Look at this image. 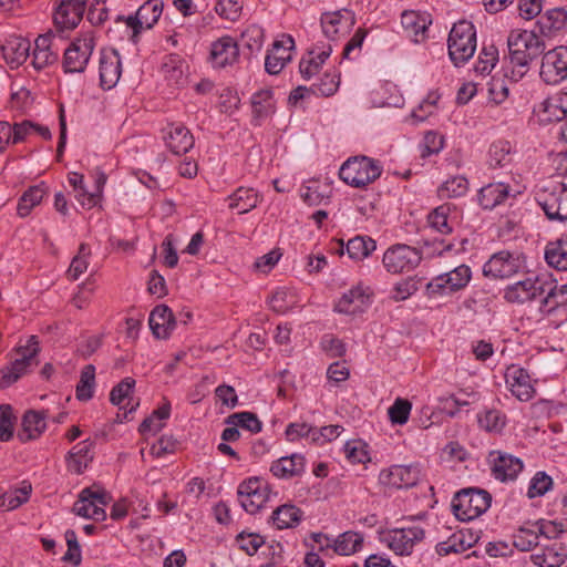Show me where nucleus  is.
I'll list each match as a JSON object with an SVG mask.
<instances>
[{"mask_svg": "<svg viewBox=\"0 0 567 567\" xmlns=\"http://www.w3.org/2000/svg\"><path fill=\"white\" fill-rule=\"evenodd\" d=\"M511 64L518 68L522 78L532 61L539 58L546 50V42L535 30H512L507 37Z\"/></svg>", "mask_w": 567, "mask_h": 567, "instance_id": "1", "label": "nucleus"}, {"mask_svg": "<svg viewBox=\"0 0 567 567\" xmlns=\"http://www.w3.org/2000/svg\"><path fill=\"white\" fill-rule=\"evenodd\" d=\"M492 502L491 494L481 488L468 487L457 492L452 499V511L460 520L467 522L485 513Z\"/></svg>", "mask_w": 567, "mask_h": 567, "instance_id": "2", "label": "nucleus"}, {"mask_svg": "<svg viewBox=\"0 0 567 567\" xmlns=\"http://www.w3.org/2000/svg\"><path fill=\"white\" fill-rule=\"evenodd\" d=\"M447 49L455 66L467 62L476 50V31L472 22L462 20L454 23L449 34Z\"/></svg>", "mask_w": 567, "mask_h": 567, "instance_id": "3", "label": "nucleus"}, {"mask_svg": "<svg viewBox=\"0 0 567 567\" xmlns=\"http://www.w3.org/2000/svg\"><path fill=\"white\" fill-rule=\"evenodd\" d=\"M382 167L378 161L365 156L349 158L339 171L340 178L354 187H364L380 177Z\"/></svg>", "mask_w": 567, "mask_h": 567, "instance_id": "4", "label": "nucleus"}, {"mask_svg": "<svg viewBox=\"0 0 567 567\" xmlns=\"http://www.w3.org/2000/svg\"><path fill=\"white\" fill-rule=\"evenodd\" d=\"M16 351L17 358L14 361L0 370V389L8 388L27 373L31 365L38 364L37 355L40 351L38 338L35 336L29 337L27 344L18 347Z\"/></svg>", "mask_w": 567, "mask_h": 567, "instance_id": "5", "label": "nucleus"}, {"mask_svg": "<svg viewBox=\"0 0 567 567\" xmlns=\"http://www.w3.org/2000/svg\"><path fill=\"white\" fill-rule=\"evenodd\" d=\"M16 351L17 358L14 361L0 370V389L8 388L27 373L31 365L38 364L37 355L40 351L38 338L35 336L29 337L27 344L18 347Z\"/></svg>", "mask_w": 567, "mask_h": 567, "instance_id": "6", "label": "nucleus"}, {"mask_svg": "<svg viewBox=\"0 0 567 567\" xmlns=\"http://www.w3.org/2000/svg\"><path fill=\"white\" fill-rule=\"evenodd\" d=\"M111 501V495L104 488L93 485L81 491L72 511L83 518L104 520L106 512L103 506H106Z\"/></svg>", "mask_w": 567, "mask_h": 567, "instance_id": "7", "label": "nucleus"}, {"mask_svg": "<svg viewBox=\"0 0 567 567\" xmlns=\"http://www.w3.org/2000/svg\"><path fill=\"white\" fill-rule=\"evenodd\" d=\"M425 537V529L420 525L394 528L382 534L381 540L396 555H410L414 546Z\"/></svg>", "mask_w": 567, "mask_h": 567, "instance_id": "8", "label": "nucleus"}, {"mask_svg": "<svg viewBox=\"0 0 567 567\" xmlns=\"http://www.w3.org/2000/svg\"><path fill=\"white\" fill-rule=\"evenodd\" d=\"M95 43L92 33L86 32L71 42L64 51V70L70 73H81L92 55Z\"/></svg>", "mask_w": 567, "mask_h": 567, "instance_id": "9", "label": "nucleus"}, {"mask_svg": "<svg viewBox=\"0 0 567 567\" xmlns=\"http://www.w3.org/2000/svg\"><path fill=\"white\" fill-rule=\"evenodd\" d=\"M524 258L518 252L502 250L494 254L484 265L483 274L492 279H505L524 267Z\"/></svg>", "mask_w": 567, "mask_h": 567, "instance_id": "10", "label": "nucleus"}, {"mask_svg": "<svg viewBox=\"0 0 567 567\" xmlns=\"http://www.w3.org/2000/svg\"><path fill=\"white\" fill-rule=\"evenodd\" d=\"M539 75L550 85H556L567 78V47L559 45L543 53Z\"/></svg>", "mask_w": 567, "mask_h": 567, "instance_id": "11", "label": "nucleus"}, {"mask_svg": "<svg viewBox=\"0 0 567 567\" xmlns=\"http://www.w3.org/2000/svg\"><path fill=\"white\" fill-rule=\"evenodd\" d=\"M538 203L551 220H567V185L557 183L538 194Z\"/></svg>", "mask_w": 567, "mask_h": 567, "instance_id": "12", "label": "nucleus"}, {"mask_svg": "<svg viewBox=\"0 0 567 567\" xmlns=\"http://www.w3.org/2000/svg\"><path fill=\"white\" fill-rule=\"evenodd\" d=\"M421 261L419 251L406 245H395L383 255V265L391 274H403L413 270Z\"/></svg>", "mask_w": 567, "mask_h": 567, "instance_id": "13", "label": "nucleus"}, {"mask_svg": "<svg viewBox=\"0 0 567 567\" xmlns=\"http://www.w3.org/2000/svg\"><path fill=\"white\" fill-rule=\"evenodd\" d=\"M237 495L243 508L247 513L255 514L269 497L268 486L260 478L251 477L238 486Z\"/></svg>", "mask_w": 567, "mask_h": 567, "instance_id": "14", "label": "nucleus"}, {"mask_svg": "<svg viewBox=\"0 0 567 567\" xmlns=\"http://www.w3.org/2000/svg\"><path fill=\"white\" fill-rule=\"evenodd\" d=\"M544 278L540 276L527 277L526 279L515 282L505 289L504 298L508 302L524 303L539 299L544 295Z\"/></svg>", "mask_w": 567, "mask_h": 567, "instance_id": "15", "label": "nucleus"}, {"mask_svg": "<svg viewBox=\"0 0 567 567\" xmlns=\"http://www.w3.org/2000/svg\"><path fill=\"white\" fill-rule=\"evenodd\" d=\"M53 21L60 30L74 29L83 18L86 0H55Z\"/></svg>", "mask_w": 567, "mask_h": 567, "instance_id": "16", "label": "nucleus"}, {"mask_svg": "<svg viewBox=\"0 0 567 567\" xmlns=\"http://www.w3.org/2000/svg\"><path fill=\"white\" fill-rule=\"evenodd\" d=\"M61 39L55 33L49 31L39 35L34 41V49L32 51V65L37 70L44 69L58 61L59 49L55 43Z\"/></svg>", "mask_w": 567, "mask_h": 567, "instance_id": "17", "label": "nucleus"}, {"mask_svg": "<svg viewBox=\"0 0 567 567\" xmlns=\"http://www.w3.org/2000/svg\"><path fill=\"white\" fill-rule=\"evenodd\" d=\"M488 461L494 477L502 482L515 480L517 474L523 470L520 458L501 451H492L488 455Z\"/></svg>", "mask_w": 567, "mask_h": 567, "instance_id": "18", "label": "nucleus"}, {"mask_svg": "<svg viewBox=\"0 0 567 567\" xmlns=\"http://www.w3.org/2000/svg\"><path fill=\"white\" fill-rule=\"evenodd\" d=\"M471 279V269L466 265H461L453 270L440 275L427 284L426 289L430 293L440 292L442 289L449 288L456 291L464 288Z\"/></svg>", "mask_w": 567, "mask_h": 567, "instance_id": "19", "label": "nucleus"}, {"mask_svg": "<svg viewBox=\"0 0 567 567\" xmlns=\"http://www.w3.org/2000/svg\"><path fill=\"white\" fill-rule=\"evenodd\" d=\"M295 41L291 37L286 40L275 41L272 49L265 59V69L269 74H278L285 65L291 60L290 50L293 48Z\"/></svg>", "mask_w": 567, "mask_h": 567, "instance_id": "20", "label": "nucleus"}, {"mask_svg": "<svg viewBox=\"0 0 567 567\" xmlns=\"http://www.w3.org/2000/svg\"><path fill=\"white\" fill-rule=\"evenodd\" d=\"M100 81L104 89H112L121 76V59L116 50L103 51L100 56Z\"/></svg>", "mask_w": 567, "mask_h": 567, "instance_id": "21", "label": "nucleus"}, {"mask_svg": "<svg viewBox=\"0 0 567 567\" xmlns=\"http://www.w3.org/2000/svg\"><path fill=\"white\" fill-rule=\"evenodd\" d=\"M30 48V41L27 39L11 35L0 45V51L11 68H18L29 58Z\"/></svg>", "mask_w": 567, "mask_h": 567, "instance_id": "22", "label": "nucleus"}, {"mask_svg": "<svg viewBox=\"0 0 567 567\" xmlns=\"http://www.w3.org/2000/svg\"><path fill=\"white\" fill-rule=\"evenodd\" d=\"M150 328L157 339H166L176 326V319L172 310L165 306H156L148 319Z\"/></svg>", "mask_w": 567, "mask_h": 567, "instance_id": "23", "label": "nucleus"}, {"mask_svg": "<svg viewBox=\"0 0 567 567\" xmlns=\"http://www.w3.org/2000/svg\"><path fill=\"white\" fill-rule=\"evenodd\" d=\"M238 54L237 43L231 37H223L212 44L210 59L216 68L233 64Z\"/></svg>", "mask_w": 567, "mask_h": 567, "instance_id": "24", "label": "nucleus"}, {"mask_svg": "<svg viewBox=\"0 0 567 567\" xmlns=\"http://www.w3.org/2000/svg\"><path fill=\"white\" fill-rule=\"evenodd\" d=\"M164 140L175 155L186 154L194 146V137L183 124H171Z\"/></svg>", "mask_w": 567, "mask_h": 567, "instance_id": "25", "label": "nucleus"}, {"mask_svg": "<svg viewBox=\"0 0 567 567\" xmlns=\"http://www.w3.org/2000/svg\"><path fill=\"white\" fill-rule=\"evenodd\" d=\"M506 383L519 401H528L535 394V389L530 384V378L524 369L512 368L506 373Z\"/></svg>", "mask_w": 567, "mask_h": 567, "instance_id": "26", "label": "nucleus"}, {"mask_svg": "<svg viewBox=\"0 0 567 567\" xmlns=\"http://www.w3.org/2000/svg\"><path fill=\"white\" fill-rule=\"evenodd\" d=\"M369 303L370 296L357 287L343 293L334 309L344 315H358L363 312Z\"/></svg>", "mask_w": 567, "mask_h": 567, "instance_id": "27", "label": "nucleus"}, {"mask_svg": "<svg viewBox=\"0 0 567 567\" xmlns=\"http://www.w3.org/2000/svg\"><path fill=\"white\" fill-rule=\"evenodd\" d=\"M270 471L279 478L298 476L305 471V457L301 454L280 457L271 464Z\"/></svg>", "mask_w": 567, "mask_h": 567, "instance_id": "28", "label": "nucleus"}, {"mask_svg": "<svg viewBox=\"0 0 567 567\" xmlns=\"http://www.w3.org/2000/svg\"><path fill=\"white\" fill-rule=\"evenodd\" d=\"M386 483L396 488L414 486L420 480V471L415 466L396 465L390 468Z\"/></svg>", "mask_w": 567, "mask_h": 567, "instance_id": "29", "label": "nucleus"}, {"mask_svg": "<svg viewBox=\"0 0 567 567\" xmlns=\"http://www.w3.org/2000/svg\"><path fill=\"white\" fill-rule=\"evenodd\" d=\"M544 295L539 309L542 311L551 312L557 307L567 303V285L557 287L553 281L544 278Z\"/></svg>", "mask_w": 567, "mask_h": 567, "instance_id": "30", "label": "nucleus"}, {"mask_svg": "<svg viewBox=\"0 0 567 567\" xmlns=\"http://www.w3.org/2000/svg\"><path fill=\"white\" fill-rule=\"evenodd\" d=\"M227 199L230 209L246 214L257 207L261 197L254 188L238 187Z\"/></svg>", "mask_w": 567, "mask_h": 567, "instance_id": "31", "label": "nucleus"}, {"mask_svg": "<svg viewBox=\"0 0 567 567\" xmlns=\"http://www.w3.org/2000/svg\"><path fill=\"white\" fill-rule=\"evenodd\" d=\"M530 558L539 567H559L565 563L567 553L563 545L554 544L533 554Z\"/></svg>", "mask_w": 567, "mask_h": 567, "instance_id": "32", "label": "nucleus"}, {"mask_svg": "<svg viewBox=\"0 0 567 567\" xmlns=\"http://www.w3.org/2000/svg\"><path fill=\"white\" fill-rule=\"evenodd\" d=\"M45 429V414L43 412L28 411L22 419V431L18 437L22 442L37 439Z\"/></svg>", "mask_w": 567, "mask_h": 567, "instance_id": "33", "label": "nucleus"}, {"mask_svg": "<svg viewBox=\"0 0 567 567\" xmlns=\"http://www.w3.org/2000/svg\"><path fill=\"white\" fill-rule=\"evenodd\" d=\"M93 443L83 441L75 445L68 456V468L76 474H81L93 460Z\"/></svg>", "mask_w": 567, "mask_h": 567, "instance_id": "34", "label": "nucleus"}, {"mask_svg": "<svg viewBox=\"0 0 567 567\" xmlns=\"http://www.w3.org/2000/svg\"><path fill=\"white\" fill-rule=\"evenodd\" d=\"M508 196V186L503 183L488 184L481 188L478 200L484 209H493Z\"/></svg>", "mask_w": 567, "mask_h": 567, "instance_id": "35", "label": "nucleus"}, {"mask_svg": "<svg viewBox=\"0 0 567 567\" xmlns=\"http://www.w3.org/2000/svg\"><path fill=\"white\" fill-rule=\"evenodd\" d=\"M331 189L328 185H321L318 181H310L300 189L302 200L309 206H318L329 200Z\"/></svg>", "mask_w": 567, "mask_h": 567, "instance_id": "36", "label": "nucleus"}, {"mask_svg": "<svg viewBox=\"0 0 567 567\" xmlns=\"http://www.w3.org/2000/svg\"><path fill=\"white\" fill-rule=\"evenodd\" d=\"M545 259L550 267L567 270V236L547 245Z\"/></svg>", "mask_w": 567, "mask_h": 567, "instance_id": "37", "label": "nucleus"}, {"mask_svg": "<svg viewBox=\"0 0 567 567\" xmlns=\"http://www.w3.org/2000/svg\"><path fill=\"white\" fill-rule=\"evenodd\" d=\"M331 47L327 50L318 52L315 55V51H309L308 58H302L299 63L300 74L305 80H310L315 74H317L324 63V61L329 58L331 53Z\"/></svg>", "mask_w": 567, "mask_h": 567, "instance_id": "38", "label": "nucleus"}, {"mask_svg": "<svg viewBox=\"0 0 567 567\" xmlns=\"http://www.w3.org/2000/svg\"><path fill=\"white\" fill-rule=\"evenodd\" d=\"M47 193L44 183L31 186L23 193L18 204V215L25 217L30 214L31 209L39 205Z\"/></svg>", "mask_w": 567, "mask_h": 567, "instance_id": "39", "label": "nucleus"}, {"mask_svg": "<svg viewBox=\"0 0 567 567\" xmlns=\"http://www.w3.org/2000/svg\"><path fill=\"white\" fill-rule=\"evenodd\" d=\"M567 23V12L561 8L548 10L538 21L543 35L563 29Z\"/></svg>", "mask_w": 567, "mask_h": 567, "instance_id": "40", "label": "nucleus"}, {"mask_svg": "<svg viewBox=\"0 0 567 567\" xmlns=\"http://www.w3.org/2000/svg\"><path fill=\"white\" fill-rule=\"evenodd\" d=\"M32 491L30 483L22 482L13 492H6L0 496V508L12 511L27 503Z\"/></svg>", "mask_w": 567, "mask_h": 567, "instance_id": "41", "label": "nucleus"}, {"mask_svg": "<svg viewBox=\"0 0 567 567\" xmlns=\"http://www.w3.org/2000/svg\"><path fill=\"white\" fill-rule=\"evenodd\" d=\"M163 10V3L158 0H147L136 12L140 27L151 29L159 19Z\"/></svg>", "mask_w": 567, "mask_h": 567, "instance_id": "42", "label": "nucleus"}, {"mask_svg": "<svg viewBox=\"0 0 567 567\" xmlns=\"http://www.w3.org/2000/svg\"><path fill=\"white\" fill-rule=\"evenodd\" d=\"M377 248L375 241L370 237L357 236L347 244V252L354 260H362Z\"/></svg>", "mask_w": 567, "mask_h": 567, "instance_id": "43", "label": "nucleus"}, {"mask_svg": "<svg viewBox=\"0 0 567 567\" xmlns=\"http://www.w3.org/2000/svg\"><path fill=\"white\" fill-rule=\"evenodd\" d=\"M95 386V367L93 364L85 365L80 375L76 385V399L80 401H89L92 399Z\"/></svg>", "mask_w": 567, "mask_h": 567, "instance_id": "44", "label": "nucleus"}, {"mask_svg": "<svg viewBox=\"0 0 567 567\" xmlns=\"http://www.w3.org/2000/svg\"><path fill=\"white\" fill-rule=\"evenodd\" d=\"M362 537L353 532H346L333 539V551L348 556L354 554L362 545Z\"/></svg>", "mask_w": 567, "mask_h": 567, "instance_id": "45", "label": "nucleus"}, {"mask_svg": "<svg viewBox=\"0 0 567 567\" xmlns=\"http://www.w3.org/2000/svg\"><path fill=\"white\" fill-rule=\"evenodd\" d=\"M301 512L293 505H282L272 513L274 524L279 528H290L299 523Z\"/></svg>", "mask_w": 567, "mask_h": 567, "instance_id": "46", "label": "nucleus"}, {"mask_svg": "<svg viewBox=\"0 0 567 567\" xmlns=\"http://www.w3.org/2000/svg\"><path fill=\"white\" fill-rule=\"evenodd\" d=\"M538 538L539 533L536 524L530 527L523 526L513 535V544L517 549L528 551L538 544Z\"/></svg>", "mask_w": 567, "mask_h": 567, "instance_id": "47", "label": "nucleus"}, {"mask_svg": "<svg viewBox=\"0 0 567 567\" xmlns=\"http://www.w3.org/2000/svg\"><path fill=\"white\" fill-rule=\"evenodd\" d=\"M450 212L451 206L449 204H443L434 208L427 215L429 226L441 234H450L452 231V227L449 224Z\"/></svg>", "mask_w": 567, "mask_h": 567, "instance_id": "48", "label": "nucleus"}, {"mask_svg": "<svg viewBox=\"0 0 567 567\" xmlns=\"http://www.w3.org/2000/svg\"><path fill=\"white\" fill-rule=\"evenodd\" d=\"M251 106L256 118H264L272 112L274 100L270 90H260L251 97Z\"/></svg>", "mask_w": 567, "mask_h": 567, "instance_id": "49", "label": "nucleus"}, {"mask_svg": "<svg viewBox=\"0 0 567 567\" xmlns=\"http://www.w3.org/2000/svg\"><path fill=\"white\" fill-rule=\"evenodd\" d=\"M226 424L239 426L251 433H259L262 427L257 415L251 412L234 413L226 419Z\"/></svg>", "mask_w": 567, "mask_h": 567, "instance_id": "50", "label": "nucleus"}, {"mask_svg": "<svg viewBox=\"0 0 567 567\" xmlns=\"http://www.w3.org/2000/svg\"><path fill=\"white\" fill-rule=\"evenodd\" d=\"M472 543L466 540L463 532L454 533L447 540L440 542L436 545V551L440 555H449L451 553H462L470 548Z\"/></svg>", "mask_w": 567, "mask_h": 567, "instance_id": "51", "label": "nucleus"}, {"mask_svg": "<svg viewBox=\"0 0 567 567\" xmlns=\"http://www.w3.org/2000/svg\"><path fill=\"white\" fill-rule=\"evenodd\" d=\"M477 399L478 395L476 392L461 391L457 395H452L451 398L443 399V409L450 416H454L462 406L470 405Z\"/></svg>", "mask_w": 567, "mask_h": 567, "instance_id": "52", "label": "nucleus"}, {"mask_svg": "<svg viewBox=\"0 0 567 567\" xmlns=\"http://www.w3.org/2000/svg\"><path fill=\"white\" fill-rule=\"evenodd\" d=\"M467 179L463 176H454L447 179L440 188L439 196L444 198L461 197L467 192Z\"/></svg>", "mask_w": 567, "mask_h": 567, "instance_id": "53", "label": "nucleus"}, {"mask_svg": "<svg viewBox=\"0 0 567 567\" xmlns=\"http://www.w3.org/2000/svg\"><path fill=\"white\" fill-rule=\"evenodd\" d=\"M90 254L91 250L89 246L81 244L78 255L72 259L66 272L71 279L76 280L82 274L86 271L89 266L87 258Z\"/></svg>", "mask_w": 567, "mask_h": 567, "instance_id": "54", "label": "nucleus"}, {"mask_svg": "<svg viewBox=\"0 0 567 567\" xmlns=\"http://www.w3.org/2000/svg\"><path fill=\"white\" fill-rule=\"evenodd\" d=\"M241 42L251 52L259 51L264 42V29L257 24L247 27L241 32Z\"/></svg>", "mask_w": 567, "mask_h": 567, "instance_id": "55", "label": "nucleus"}, {"mask_svg": "<svg viewBox=\"0 0 567 567\" xmlns=\"http://www.w3.org/2000/svg\"><path fill=\"white\" fill-rule=\"evenodd\" d=\"M344 453L347 458L353 464H363L370 461L367 444L361 440L347 442L344 445Z\"/></svg>", "mask_w": 567, "mask_h": 567, "instance_id": "56", "label": "nucleus"}, {"mask_svg": "<svg viewBox=\"0 0 567 567\" xmlns=\"http://www.w3.org/2000/svg\"><path fill=\"white\" fill-rule=\"evenodd\" d=\"M498 59V51L496 47L488 45L483 47L480 55L478 61L475 64V71L480 74H486L492 71V69L495 66Z\"/></svg>", "mask_w": 567, "mask_h": 567, "instance_id": "57", "label": "nucleus"}, {"mask_svg": "<svg viewBox=\"0 0 567 567\" xmlns=\"http://www.w3.org/2000/svg\"><path fill=\"white\" fill-rule=\"evenodd\" d=\"M236 542L238 543L239 548L249 556L255 555L257 550L265 544V539L261 535L245 532H241L237 536Z\"/></svg>", "mask_w": 567, "mask_h": 567, "instance_id": "58", "label": "nucleus"}, {"mask_svg": "<svg viewBox=\"0 0 567 567\" xmlns=\"http://www.w3.org/2000/svg\"><path fill=\"white\" fill-rule=\"evenodd\" d=\"M411 403L404 399H396L389 408V417L393 424H405L409 420V415L411 412Z\"/></svg>", "mask_w": 567, "mask_h": 567, "instance_id": "59", "label": "nucleus"}, {"mask_svg": "<svg viewBox=\"0 0 567 567\" xmlns=\"http://www.w3.org/2000/svg\"><path fill=\"white\" fill-rule=\"evenodd\" d=\"M553 485V480L545 472H537L532 478L527 496L529 498L543 496Z\"/></svg>", "mask_w": 567, "mask_h": 567, "instance_id": "60", "label": "nucleus"}, {"mask_svg": "<svg viewBox=\"0 0 567 567\" xmlns=\"http://www.w3.org/2000/svg\"><path fill=\"white\" fill-rule=\"evenodd\" d=\"M14 415L10 405H0V441L8 442L13 436Z\"/></svg>", "mask_w": 567, "mask_h": 567, "instance_id": "61", "label": "nucleus"}, {"mask_svg": "<svg viewBox=\"0 0 567 567\" xmlns=\"http://www.w3.org/2000/svg\"><path fill=\"white\" fill-rule=\"evenodd\" d=\"M339 83L340 81L338 75L326 73L320 82L313 84L310 90L321 96H330L337 92Z\"/></svg>", "mask_w": 567, "mask_h": 567, "instance_id": "62", "label": "nucleus"}, {"mask_svg": "<svg viewBox=\"0 0 567 567\" xmlns=\"http://www.w3.org/2000/svg\"><path fill=\"white\" fill-rule=\"evenodd\" d=\"M443 146L444 137L436 132L430 131L424 135L423 143L421 145V155L422 157H426L433 154H437L442 151Z\"/></svg>", "mask_w": 567, "mask_h": 567, "instance_id": "63", "label": "nucleus"}, {"mask_svg": "<svg viewBox=\"0 0 567 567\" xmlns=\"http://www.w3.org/2000/svg\"><path fill=\"white\" fill-rule=\"evenodd\" d=\"M135 386V380L133 378H125L118 384H116L111 393L110 401L114 405H120L121 402L128 398L130 393L133 391Z\"/></svg>", "mask_w": 567, "mask_h": 567, "instance_id": "64", "label": "nucleus"}]
</instances>
